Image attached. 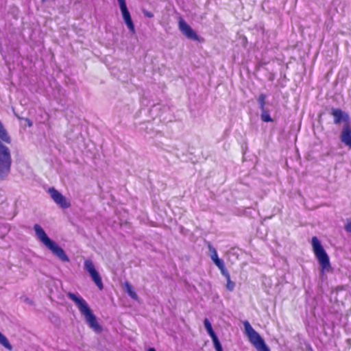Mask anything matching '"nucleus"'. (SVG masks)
<instances>
[{
  "label": "nucleus",
  "instance_id": "f257e3e1",
  "mask_svg": "<svg viewBox=\"0 0 351 351\" xmlns=\"http://www.w3.org/2000/svg\"><path fill=\"white\" fill-rule=\"evenodd\" d=\"M66 295L70 300L75 302L81 314L84 316L86 322L88 326L95 332H100L102 330V328L97 322L95 315L93 313L85 300L72 292L67 293Z\"/></svg>",
  "mask_w": 351,
  "mask_h": 351
},
{
  "label": "nucleus",
  "instance_id": "f03ea898",
  "mask_svg": "<svg viewBox=\"0 0 351 351\" xmlns=\"http://www.w3.org/2000/svg\"><path fill=\"white\" fill-rule=\"evenodd\" d=\"M34 230L38 239H39L59 260L64 263L70 261L64 250L54 241L51 240L39 224H34Z\"/></svg>",
  "mask_w": 351,
  "mask_h": 351
},
{
  "label": "nucleus",
  "instance_id": "7ed1b4c3",
  "mask_svg": "<svg viewBox=\"0 0 351 351\" xmlns=\"http://www.w3.org/2000/svg\"><path fill=\"white\" fill-rule=\"evenodd\" d=\"M311 244L313 252L322 267V272L329 271L331 269L330 258L320 241L316 237H313L312 238Z\"/></svg>",
  "mask_w": 351,
  "mask_h": 351
},
{
  "label": "nucleus",
  "instance_id": "20e7f679",
  "mask_svg": "<svg viewBox=\"0 0 351 351\" xmlns=\"http://www.w3.org/2000/svg\"><path fill=\"white\" fill-rule=\"evenodd\" d=\"M245 331L249 338L251 343L258 351H270L269 347L266 345L264 339L261 335L252 327L248 321L243 322Z\"/></svg>",
  "mask_w": 351,
  "mask_h": 351
},
{
  "label": "nucleus",
  "instance_id": "39448f33",
  "mask_svg": "<svg viewBox=\"0 0 351 351\" xmlns=\"http://www.w3.org/2000/svg\"><path fill=\"white\" fill-rule=\"evenodd\" d=\"M84 269L87 271L93 281L99 290L104 289V285L99 272L96 270L93 262L90 259H86L84 263Z\"/></svg>",
  "mask_w": 351,
  "mask_h": 351
},
{
  "label": "nucleus",
  "instance_id": "423d86ee",
  "mask_svg": "<svg viewBox=\"0 0 351 351\" xmlns=\"http://www.w3.org/2000/svg\"><path fill=\"white\" fill-rule=\"evenodd\" d=\"M180 31L189 39L198 40L199 37L192 27L183 19H180L178 23Z\"/></svg>",
  "mask_w": 351,
  "mask_h": 351
},
{
  "label": "nucleus",
  "instance_id": "0eeeda50",
  "mask_svg": "<svg viewBox=\"0 0 351 351\" xmlns=\"http://www.w3.org/2000/svg\"><path fill=\"white\" fill-rule=\"evenodd\" d=\"M49 193L53 200L62 208H67L70 207V203L66 200V197L63 196L58 191L54 188H50Z\"/></svg>",
  "mask_w": 351,
  "mask_h": 351
},
{
  "label": "nucleus",
  "instance_id": "6e6552de",
  "mask_svg": "<svg viewBox=\"0 0 351 351\" xmlns=\"http://www.w3.org/2000/svg\"><path fill=\"white\" fill-rule=\"evenodd\" d=\"M330 114L333 117L334 123L335 125H339L341 122H343V124L350 122V117H349V115L348 114V113L343 111L340 108H332L331 109Z\"/></svg>",
  "mask_w": 351,
  "mask_h": 351
},
{
  "label": "nucleus",
  "instance_id": "1a4fd4ad",
  "mask_svg": "<svg viewBox=\"0 0 351 351\" xmlns=\"http://www.w3.org/2000/svg\"><path fill=\"white\" fill-rule=\"evenodd\" d=\"M339 138L342 143L351 149V123H346L343 125L339 135Z\"/></svg>",
  "mask_w": 351,
  "mask_h": 351
},
{
  "label": "nucleus",
  "instance_id": "9d476101",
  "mask_svg": "<svg viewBox=\"0 0 351 351\" xmlns=\"http://www.w3.org/2000/svg\"><path fill=\"white\" fill-rule=\"evenodd\" d=\"M121 12L122 14L123 21H124L125 25H127L128 28L132 33L134 34L135 33V27H134L133 21H132L131 16H130V13L128 11V8L121 10Z\"/></svg>",
  "mask_w": 351,
  "mask_h": 351
},
{
  "label": "nucleus",
  "instance_id": "9b49d317",
  "mask_svg": "<svg viewBox=\"0 0 351 351\" xmlns=\"http://www.w3.org/2000/svg\"><path fill=\"white\" fill-rule=\"evenodd\" d=\"M123 289L128 293V295L133 300H138V295L134 291L133 287L129 282H125L123 284Z\"/></svg>",
  "mask_w": 351,
  "mask_h": 351
},
{
  "label": "nucleus",
  "instance_id": "f8f14e48",
  "mask_svg": "<svg viewBox=\"0 0 351 351\" xmlns=\"http://www.w3.org/2000/svg\"><path fill=\"white\" fill-rule=\"evenodd\" d=\"M0 344L11 351L12 350V346L9 342L8 338L0 332Z\"/></svg>",
  "mask_w": 351,
  "mask_h": 351
},
{
  "label": "nucleus",
  "instance_id": "ddd939ff",
  "mask_svg": "<svg viewBox=\"0 0 351 351\" xmlns=\"http://www.w3.org/2000/svg\"><path fill=\"white\" fill-rule=\"evenodd\" d=\"M204 327L208 332V334L210 336V337L216 335L215 332L213 330L212 325L209 320L207 318H205L204 320Z\"/></svg>",
  "mask_w": 351,
  "mask_h": 351
},
{
  "label": "nucleus",
  "instance_id": "4468645a",
  "mask_svg": "<svg viewBox=\"0 0 351 351\" xmlns=\"http://www.w3.org/2000/svg\"><path fill=\"white\" fill-rule=\"evenodd\" d=\"M266 98H267L266 95H265L263 93H261L258 96V104L259 108L261 110H263L264 109H265V106Z\"/></svg>",
  "mask_w": 351,
  "mask_h": 351
},
{
  "label": "nucleus",
  "instance_id": "2eb2a0df",
  "mask_svg": "<svg viewBox=\"0 0 351 351\" xmlns=\"http://www.w3.org/2000/svg\"><path fill=\"white\" fill-rule=\"evenodd\" d=\"M261 119L263 121L267 123L273 121L269 114V111L266 108L263 110H261Z\"/></svg>",
  "mask_w": 351,
  "mask_h": 351
},
{
  "label": "nucleus",
  "instance_id": "dca6fc26",
  "mask_svg": "<svg viewBox=\"0 0 351 351\" xmlns=\"http://www.w3.org/2000/svg\"><path fill=\"white\" fill-rule=\"evenodd\" d=\"M208 247L210 252V258L213 260V261L215 262V260H219V258L218 257L217 252L215 248L210 243L208 244Z\"/></svg>",
  "mask_w": 351,
  "mask_h": 351
},
{
  "label": "nucleus",
  "instance_id": "f3484780",
  "mask_svg": "<svg viewBox=\"0 0 351 351\" xmlns=\"http://www.w3.org/2000/svg\"><path fill=\"white\" fill-rule=\"evenodd\" d=\"M211 339L216 351H221L223 350L221 344L217 335L212 337Z\"/></svg>",
  "mask_w": 351,
  "mask_h": 351
},
{
  "label": "nucleus",
  "instance_id": "a211bd4d",
  "mask_svg": "<svg viewBox=\"0 0 351 351\" xmlns=\"http://www.w3.org/2000/svg\"><path fill=\"white\" fill-rule=\"evenodd\" d=\"M226 279L227 281L226 289L230 291H232L235 287V282L230 280V276L226 278Z\"/></svg>",
  "mask_w": 351,
  "mask_h": 351
},
{
  "label": "nucleus",
  "instance_id": "6ab92c4d",
  "mask_svg": "<svg viewBox=\"0 0 351 351\" xmlns=\"http://www.w3.org/2000/svg\"><path fill=\"white\" fill-rule=\"evenodd\" d=\"M214 263L217 266V267L219 269H222L225 266L223 261L220 258L219 260H215Z\"/></svg>",
  "mask_w": 351,
  "mask_h": 351
},
{
  "label": "nucleus",
  "instance_id": "aec40b11",
  "mask_svg": "<svg viewBox=\"0 0 351 351\" xmlns=\"http://www.w3.org/2000/svg\"><path fill=\"white\" fill-rule=\"evenodd\" d=\"M119 4V7H120V10H123L124 9H127V5H126V2H125V0H117Z\"/></svg>",
  "mask_w": 351,
  "mask_h": 351
},
{
  "label": "nucleus",
  "instance_id": "412c9836",
  "mask_svg": "<svg viewBox=\"0 0 351 351\" xmlns=\"http://www.w3.org/2000/svg\"><path fill=\"white\" fill-rule=\"evenodd\" d=\"M344 229L348 232H351V219H347V223L345 225Z\"/></svg>",
  "mask_w": 351,
  "mask_h": 351
},
{
  "label": "nucleus",
  "instance_id": "4be33fe9",
  "mask_svg": "<svg viewBox=\"0 0 351 351\" xmlns=\"http://www.w3.org/2000/svg\"><path fill=\"white\" fill-rule=\"evenodd\" d=\"M221 274L226 278L230 276V274L226 267L224 266L222 269H220Z\"/></svg>",
  "mask_w": 351,
  "mask_h": 351
},
{
  "label": "nucleus",
  "instance_id": "5701e85b",
  "mask_svg": "<svg viewBox=\"0 0 351 351\" xmlns=\"http://www.w3.org/2000/svg\"><path fill=\"white\" fill-rule=\"evenodd\" d=\"M143 14L145 16L148 18H152L154 16V14L151 12L147 10H143Z\"/></svg>",
  "mask_w": 351,
  "mask_h": 351
},
{
  "label": "nucleus",
  "instance_id": "b1692460",
  "mask_svg": "<svg viewBox=\"0 0 351 351\" xmlns=\"http://www.w3.org/2000/svg\"><path fill=\"white\" fill-rule=\"evenodd\" d=\"M25 301L29 304H32V301L29 298H25Z\"/></svg>",
  "mask_w": 351,
  "mask_h": 351
},
{
  "label": "nucleus",
  "instance_id": "393cba45",
  "mask_svg": "<svg viewBox=\"0 0 351 351\" xmlns=\"http://www.w3.org/2000/svg\"><path fill=\"white\" fill-rule=\"evenodd\" d=\"M147 351H156L154 348H150Z\"/></svg>",
  "mask_w": 351,
  "mask_h": 351
}]
</instances>
